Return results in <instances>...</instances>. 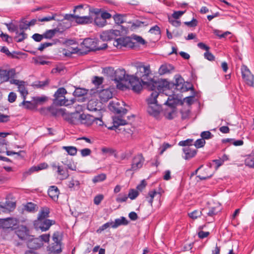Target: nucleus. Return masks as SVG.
Here are the masks:
<instances>
[{
	"label": "nucleus",
	"mask_w": 254,
	"mask_h": 254,
	"mask_svg": "<svg viewBox=\"0 0 254 254\" xmlns=\"http://www.w3.org/2000/svg\"><path fill=\"white\" fill-rule=\"evenodd\" d=\"M135 67V74L129 76V85L134 92L139 93L142 89L143 86L151 91H167V81L165 79L155 81L152 78V74L150 65H145L143 63H140L136 64Z\"/></svg>",
	"instance_id": "nucleus-1"
},
{
	"label": "nucleus",
	"mask_w": 254,
	"mask_h": 254,
	"mask_svg": "<svg viewBox=\"0 0 254 254\" xmlns=\"http://www.w3.org/2000/svg\"><path fill=\"white\" fill-rule=\"evenodd\" d=\"M169 89L168 87L167 91H161L159 92L157 90L152 91L150 96L147 100L148 104L147 112L150 115L157 118L160 114V106L158 103L157 98L160 99L167 97V100L164 99V104L171 107H174L177 104L176 96L175 94L169 95Z\"/></svg>",
	"instance_id": "nucleus-2"
},
{
	"label": "nucleus",
	"mask_w": 254,
	"mask_h": 254,
	"mask_svg": "<svg viewBox=\"0 0 254 254\" xmlns=\"http://www.w3.org/2000/svg\"><path fill=\"white\" fill-rule=\"evenodd\" d=\"M66 93V90L64 87L59 88L54 94L55 99L54 103L57 105L65 106L73 104L75 101V99L74 98H72L70 100L66 99L64 95Z\"/></svg>",
	"instance_id": "nucleus-3"
},
{
	"label": "nucleus",
	"mask_w": 254,
	"mask_h": 254,
	"mask_svg": "<svg viewBox=\"0 0 254 254\" xmlns=\"http://www.w3.org/2000/svg\"><path fill=\"white\" fill-rule=\"evenodd\" d=\"M101 43V41L96 39L86 38L82 43V46L87 51L101 50L107 47V43L100 44Z\"/></svg>",
	"instance_id": "nucleus-4"
},
{
	"label": "nucleus",
	"mask_w": 254,
	"mask_h": 254,
	"mask_svg": "<svg viewBox=\"0 0 254 254\" xmlns=\"http://www.w3.org/2000/svg\"><path fill=\"white\" fill-rule=\"evenodd\" d=\"M78 118L82 124H85L87 126H90L94 123V117L90 115L82 114L78 115V113H72L68 115L65 117V120L69 123L74 124L75 121L74 118Z\"/></svg>",
	"instance_id": "nucleus-5"
},
{
	"label": "nucleus",
	"mask_w": 254,
	"mask_h": 254,
	"mask_svg": "<svg viewBox=\"0 0 254 254\" xmlns=\"http://www.w3.org/2000/svg\"><path fill=\"white\" fill-rule=\"evenodd\" d=\"M144 158L141 154L135 155L132 160L130 168L127 170L126 172H136L143 166Z\"/></svg>",
	"instance_id": "nucleus-6"
},
{
	"label": "nucleus",
	"mask_w": 254,
	"mask_h": 254,
	"mask_svg": "<svg viewBox=\"0 0 254 254\" xmlns=\"http://www.w3.org/2000/svg\"><path fill=\"white\" fill-rule=\"evenodd\" d=\"M55 222V221L47 219H37L34 222V226L37 230L43 232L48 230Z\"/></svg>",
	"instance_id": "nucleus-7"
},
{
	"label": "nucleus",
	"mask_w": 254,
	"mask_h": 254,
	"mask_svg": "<svg viewBox=\"0 0 254 254\" xmlns=\"http://www.w3.org/2000/svg\"><path fill=\"white\" fill-rule=\"evenodd\" d=\"M241 73L243 79L247 84L253 86L254 84V76L252 74L250 69L245 65L241 67Z\"/></svg>",
	"instance_id": "nucleus-8"
},
{
	"label": "nucleus",
	"mask_w": 254,
	"mask_h": 254,
	"mask_svg": "<svg viewBox=\"0 0 254 254\" xmlns=\"http://www.w3.org/2000/svg\"><path fill=\"white\" fill-rule=\"evenodd\" d=\"M121 35V31L118 30L110 29L103 32L100 34V39L103 41H110L115 39Z\"/></svg>",
	"instance_id": "nucleus-9"
},
{
	"label": "nucleus",
	"mask_w": 254,
	"mask_h": 254,
	"mask_svg": "<svg viewBox=\"0 0 254 254\" xmlns=\"http://www.w3.org/2000/svg\"><path fill=\"white\" fill-rule=\"evenodd\" d=\"M113 45L117 48L121 49L123 47H132L133 43L128 37L116 38L114 41Z\"/></svg>",
	"instance_id": "nucleus-10"
},
{
	"label": "nucleus",
	"mask_w": 254,
	"mask_h": 254,
	"mask_svg": "<svg viewBox=\"0 0 254 254\" xmlns=\"http://www.w3.org/2000/svg\"><path fill=\"white\" fill-rule=\"evenodd\" d=\"M131 75L126 74V71L124 69H118L114 73V80L118 83L123 81H128L129 83V76Z\"/></svg>",
	"instance_id": "nucleus-11"
},
{
	"label": "nucleus",
	"mask_w": 254,
	"mask_h": 254,
	"mask_svg": "<svg viewBox=\"0 0 254 254\" xmlns=\"http://www.w3.org/2000/svg\"><path fill=\"white\" fill-rule=\"evenodd\" d=\"M27 240V246L30 249H39L43 245L42 241L38 238H30L29 236Z\"/></svg>",
	"instance_id": "nucleus-12"
},
{
	"label": "nucleus",
	"mask_w": 254,
	"mask_h": 254,
	"mask_svg": "<svg viewBox=\"0 0 254 254\" xmlns=\"http://www.w3.org/2000/svg\"><path fill=\"white\" fill-rule=\"evenodd\" d=\"M15 75V70L11 69L9 70L0 69V82L7 81L10 77H13Z\"/></svg>",
	"instance_id": "nucleus-13"
},
{
	"label": "nucleus",
	"mask_w": 254,
	"mask_h": 254,
	"mask_svg": "<svg viewBox=\"0 0 254 254\" xmlns=\"http://www.w3.org/2000/svg\"><path fill=\"white\" fill-rule=\"evenodd\" d=\"M16 223L17 221L15 219L7 218L0 220V227L3 229L12 228Z\"/></svg>",
	"instance_id": "nucleus-14"
},
{
	"label": "nucleus",
	"mask_w": 254,
	"mask_h": 254,
	"mask_svg": "<svg viewBox=\"0 0 254 254\" xmlns=\"http://www.w3.org/2000/svg\"><path fill=\"white\" fill-rule=\"evenodd\" d=\"M113 126L108 127L110 130H116L120 126H124L127 124L126 120L121 116H116L113 118Z\"/></svg>",
	"instance_id": "nucleus-15"
},
{
	"label": "nucleus",
	"mask_w": 254,
	"mask_h": 254,
	"mask_svg": "<svg viewBox=\"0 0 254 254\" xmlns=\"http://www.w3.org/2000/svg\"><path fill=\"white\" fill-rule=\"evenodd\" d=\"M184 80L180 75L175 76V81L174 85L175 86V88L181 92H183L188 90V89H186L184 87Z\"/></svg>",
	"instance_id": "nucleus-16"
},
{
	"label": "nucleus",
	"mask_w": 254,
	"mask_h": 254,
	"mask_svg": "<svg viewBox=\"0 0 254 254\" xmlns=\"http://www.w3.org/2000/svg\"><path fill=\"white\" fill-rule=\"evenodd\" d=\"M183 151L185 154L184 158L186 160H189L193 157L196 154V150L190 146H186L183 148Z\"/></svg>",
	"instance_id": "nucleus-17"
},
{
	"label": "nucleus",
	"mask_w": 254,
	"mask_h": 254,
	"mask_svg": "<svg viewBox=\"0 0 254 254\" xmlns=\"http://www.w3.org/2000/svg\"><path fill=\"white\" fill-rule=\"evenodd\" d=\"M49 196L55 201L58 200L60 190L55 186H50L48 191Z\"/></svg>",
	"instance_id": "nucleus-18"
},
{
	"label": "nucleus",
	"mask_w": 254,
	"mask_h": 254,
	"mask_svg": "<svg viewBox=\"0 0 254 254\" xmlns=\"http://www.w3.org/2000/svg\"><path fill=\"white\" fill-rule=\"evenodd\" d=\"M112 92L109 89H103L99 92V96L102 102H107L112 97Z\"/></svg>",
	"instance_id": "nucleus-19"
},
{
	"label": "nucleus",
	"mask_w": 254,
	"mask_h": 254,
	"mask_svg": "<svg viewBox=\"0 0 254 254\" xmlns=\"http://www.w3.org/2000/svg\"><path fill=\"white\" fill-rule=\"evenodd\" d=\"M75 22L80 24H87L93 22V18L90 16H79L76 15Z\"/></svg>",
	"instance_id": "nucleus-20"
},
{
	"label": "nucleus",
	"mask_w": 254,
	"mask_h": 254,
	"mask_svg": "<svg viewBox=\"0 0 254 254\" xmlns=\"http://www.w3.org/2000/svg\"><path fill=\"white\" fill-rule=\"evenodd\" d=\"M161 196V193L159 191H157L155 190H151L148 192V195L146 196V198L147 199L149 203L152 205L153 201V199L155 197L160 198Z\"/></svg>",
	"instance_id": "nucleus-21"
},
{
	"label": "nucleus",
	"mask_w": 254,
	"mask_h": 254,
	"mask_svg": "<svg viewBox=\"0 0 254 254\" xmlns=\"http://www.w3.org/2000/svg\"><path fill=\"white\" fill-rule=\"evenodd\" d=\"M113 228H116L121 225H126L128 224V221L124 217H121L120 218L116 219L115 222H112Z\"/></svg>",
	"instance_id": "nucleus-22"
},
{
	"label": "nucleus",
	"mask_w": 254,
	"mask_h": 254,
	"mask_svg": "<svg viewBox=\"0 0 254 254\" xmlns=\"http://www.w3.org/2000/svg\"><path fill=\"white\" fill-rule=\"evenodd\" d=\"M174 69L173 66L170 64H164L162 65L159 69L160 74H165L169 73L171 70Z\"/></svg>",
	"instance_id": "nucleus-23"
},
{
	"label": "nucleus",
	"mask_w": 254,
	"mask_h": 254,
	"mask_svg": "<svg viewBox=\"0 0 254 254\" xmlns=\"http://www.w3.org/2000/svg\"><path fill=\"white\" fill-rule=\"evenodd\" d=\"M50 209L47 207H42L38 214L37 219H46L49 217Z\"/></svg>",
	"instance_id": "nucleus-24"
},
{
	"label": "nucleus",
	"mask_w": 254,
	"mask_h": 254,
	"mask_svg": "<svg viewBox=\"0 0 254 254\" xmlns=\"http://www.w3.org/2000/svg\"><path fill=\"white\" fill-rule=\"evenodd\" d=\"M57 173L60 176L61 180L65 179L69 176L67 170L60 166L57 167Z\"/></svg>",
	"instance_id": "nucleus-25"
},
{
	"label": "nucleus",
	"mask_w": 254,
	"mask_h": 254,
	"mask_svg": "<svg viewBox=\"0 0 254 254\" xmlns=\"http://www.w3.org/2000/svg\"><path fill=\"white\" fill-rule=\"evenodd\" d=\"M23 230H18L16 231L17 236L22 240H27L29 236L28 235L26 230V227L22 228Z\"/></svg>",
	"instance_id": "nucleus-26"
},
{
	"label": "nucleus",
	"mask_w": 254,
	"mask_h": 254,
	"mask_svg": "<svg viewBox=\"0 0 254 254\" xmlns=\"http://www.w3.org/2000/svg\"><path fill=\"white\" fill-rule=\"evenodd\" d=\"M80 183L78 180L71 179L68 182L67 186L71 190H78L79 188Z\"/></svg>",
	"instance_id": "nucleus-27"
},
{
	"label": "nucleus",
	"mask_w": 254,
	"mask_h": 254,
	"mask_svg": "<svg viewBox=\"0 0 254 254\" xmlns=\"http://www.w3.org/2000/svg\"><path fill=\"white\" fill-rule=\"evenodd\" d=\"M51 253L59 254L62 252L61 244L53 243L49 248Z\"/></svg>",
	"instance_id": "nucleus-28"
},
{
	"label": "nucleus",
	"mask_w": 254,
	"mask_h": 254,
	"mask_svg": "<svg viewBox=\"0 0 254 254\" xmlns=\"http://www.w3.org/2000/svg\"><path fill=\"white\" fill-rule=\"evenodd\" d=\"M94 23L97 26L102 27L106 25L107 21L105 19H103L101 16L96 15L94 18Z\"/></svg>",
	"instance_id": "nucleus-29"
},
{
	"label": "nucleus",
	"mask_w": 254,
	"mask_h": 254,
	"mask_svg": "<svg viewBox=\"0 0 254 254\" xmlns=\"http://www.w3.org/2000/svg\"><path fill=\"white\" fill-rule=\"evenodd\" d=\"M57 32V30L55 29L48 30L43 34V38L51 39L55 36Z\"/></svg>",
	"instance_id": "nucleus-30"
},
{
	"label": "nucleus",
	"mask_w": 254,
	"mask_h": 254,
	"mask_svg": "<svg viewBox=\"0 0 254 254\" xmlns=\"http://www.w3.org/2000/svg\"><path fill=\"white\" fill-rule=\"evenodd\" d=\"M62 148L65 150L67 153L71 156H74L77 153V148L74 146H63Z\"/></svg>",
	"instance_id": "nucleus-31"
},
{
	"label": "nucleus",
	"mask_w": 254,
	"mask_h": 254,
	"mask_svg": "<svg viewBox=\"0 0 254 254\" xmlns=\"http://www.w3.org/2000/svg\"><path fill=\"white\" fill-rule=\"evenodd\" d=\"M106 179V175L104 173H102L98 175L95 176L92 179V182L94 184L99 182H103Z\"/></svg>",
	"instance_id": "nucleus-32"
},
{
	"label": "nucleus",
	"mask_w": 254,
	"mask_h": 254,
	"mask_svg": "<svg viewBox=\"0 0 254 254\" xmlns=\"http://www.w3.org/2000/svg\"><path fill=\"white\" fill-rule=\"evenodd\" d=\"M97 105V102L93 100H90L87 106V108L88 110L91 111H96L98 110L96 106Z\"/></svg>",
	"instance_id": "nucleus-33"
},
{
	"label": "nucleus",
	"mask_w": 254,
	"mask_h": 254,
	"mask_svg": "<svg viewBox=\"0 0 254 254\" xmlns=\"http://www.w3.org/2000/svg\"><path fill=\"white\" fill-rule=\"evenodd\" d=\"M36 207L37 205L32 202H28L24 206L25 210L29 212H35Z\"/></svg>",
	"instance_id": "nucleus-34"
},
{
	"label": "nucleus",
	"mask_w": 254,
	"mask_h": 254,
	"mask_svg": "<svg viewBox=\"0 0 254 254\" xmlns=\"http://www.w3.org/2000/svg\"><path fill=\"white\" fill-rule=\"evenodd\" d=\"M87 93L86 90L81 88H76L73 94L74 96L80 97L85 95Z\"/></svg>",
	"instance_id": "nucleus-35"
},
{
	"label": "nucleus",
	"mask_w": 254,
	"mask_h": 254,
	"mask_svg": "<svg viewBox=\"0 0 254 254\" xmlns=\"http://www.w3.org/2000/svg\"><path fill=\"white\" fill-rule=\"evenodd\" d=\"M24 83H22L18 85V89L21 95L23 97L24 100H25L26 95L28 94V92L24 86Z\"/></svg>",
	"instance_id": "nucleus-36"
},
{
	"label": "nucleus",
	"mask_w": 254,
	"mask_h": 254,
	"mask_svg": "<svg viewBox=\"0 0 254 254\" xmlns=\"http://www.w3.org/2000/svg\"><path fill=\"white\" fill-rule=\"evenodd\" d=\"M7 143L5 139L0 138V153H4L7 150Z\"/></svg>",
	"instance_id": "nucleus-37"
},
{
	"label": "nucleus",
	"mask_w": 254,
	"mask_h": 254,
	"mask_svg": "<svg viewBox=\"0 0 254 254\" xmlns=\"http://www.w3.org/2000/svg\"><path fill=\"white\" fill-rule=\"evenodd\" d=\"M16 36L14 37V39L17 42H21L27 38V34L23 31L16 34Z\"/></svg>",
	"instance_id": "nucleus-38"
},
{
	"label": "nucleus",
	"mask_w": 254,
	"mask_h": 254,
	"mask_svg": "<svg viewBox=\"0 0 254 254\" xmlns=\"http://www.w3.org/2000/svg\"><path fill=\"white\" fill-rule=\"evenodd\" d=\"M213 33L219 38H225L227 35L231 34L229 31H226L222 33L221 31L216 29L213 31Z\"/></svg>",
	"instance_id": "nucleus-39"
},
{
	"label": "nucleus",
	"mask_w": 254,
	"mask_h": 254,
	"mask_svg": "<svg viewBox=\"0 0 254 254\" xmlns=\"http://www.w3.org/2000/svg\"><path fill=\"white\" fill-rule=\"evenodd\" d=\"M192 139H188L185 140H182L179 142V145L180 146H184V147L186 146H190L192 145L193 143Z\"/></svg>",
	"instance_id": "nucleus-40"
},
{
	"label": "nucleus",
	"mask_w": 254,
	"mask_h": 254,
	"mask_svg": "<svg viewBox=\"0 0 254 254\" xmlns=\"http://www.w3.org/2000/svg\"><path fill=\"white\" fill-rule=\"evenodd\" d=\"M201 215V211L198 210H195L192 212L189 213V216L193 219H195L198 217H200Z\"/></svg>",
	"instance_id": "nucleus-41"
},
{
	"label": "nucleus",
	"mask_w": 254,
	"mask_h": 254,
	"mask_svg": "<svg viewBox=\"0 0 254 254\" xmlns=\"http://www.w3.org/2000/svg\"><path fill=\"white\" fill-rule=\"evenodd\" d=\"M49 83V80L46 79L44 81H38L35 82V86L37 88H43L45 86L48 85Z\"/></svg>",
	"instance_id": "nucleus-42"
},
{
	"label": "nucleus",
	"mask_w": 254,
	"mask_h": 254,
	"mask_svg": "<svg viewBox=\"0 0 254 254\" xmlns=\"http://www.w3.org/2000/svg\"><path fill=\"white\" fill-rule=\"evenodd\" d=\"M245 164L250 168H254V157H249L245 160Z\"/></svg>",
	"instance_id": "nucleus-43"
},
{
	"label": "nucleus",
	"mask_w": 254,
	"mask_h": 254,
	"mask_svg": "<svg viewBox=\"0 0 254 254\" xmlns=\"http://www.w3.org/2000/svg\"><path fill=\"white\" fill-rule=\"evenodd\" d=\"M54 243L61 244V236L59 232H56L54 233L52 237Z\"/></svg>",
	"instance_id": "nucleus-44"
},
{
	"label": "nucleus",
	"mask_w": 254,
	"mask_h": 254,
	"mask_svg": "<svg viewBox=\"0 0 254 254\" xmlns=\"http://www.w3.org/2000/svg\"><path fill=\"white\" fill-rule=\"evenodd\" d=\"M200 136L204 140L211 138L213 136L209 131H202L200 134Z\"/></svg>",
	"instance_id": "nucleus-45"
},
{
	"label": "nucleus",
	"mask_w": 254,
	"mask_h": 254,
	"mask_svg": "<svg viewBox=\"0 0 254 254\" xmlns=\"http://www.w3.org/2000/svg\"><path fill=\"white\" fill-rule=\"evenodd\" d=\"M56 14H52L51 16H47L42 18H39L38 21L40 22H47L52 20H56Z\"/></svg>",
	"instance_id": "nucleus-46"
},
{
	"label": "nucleus",
	"mask_w": 254,
	"mask_h": 254,
	"mask_svg": "<svg viewBox=\"0 0 254 254\" xmlns=\"http://www.w3.org/2000/svg\"><path fill=\"white\" fill-rule=\"evenodd\" d=\"M205 144V141L203 139L200 138L197 139L194 144L195 147L197 148H199L203 147Z\"/></svg>",
	"instance_id": "nucleus-47"
},
{
	"label": "nucleus",
	"mask_w": 254,
	"mask_h": 254,
	"mask_svg": "<svg viewBox=\"0 0 254 254\" xmlns=\"http://www.w3.org/2000/svg\"><path fill=\"white\" fill-rule=\"evenodd\" d=\"M113 18L115 21V23L118 24H120L124 22L123 16L121 14H115L113 16Z\"/></svg>",
	"instance_id": "nucleus-48"
},
{
	"label": "nucleus",
	"mask_w": 254,
	"mask_h": 254,
	"mask_svg": "<svg viewBox=\"0 0 254 254\" xmlns=\"http://www.w3.org/2000/svg\"><path fill=\"white\" fill-rule=\"evenodd\" d=\"M113 111L117 114H126L127 112V110L122 107L117 108L116 106H113Z\"/></svg>",
	"instance_id": "nucleus-49"
},
{
	"label": "nucleus",
	"mask_w": 254,
	"mask_h": 254,
	"mask_svg": "<svg viewBox=\"0 0 254 254\" xmlns=\"http://www.w3.org/2000/svg\"><path fill=\"white\" fill-rule=\"evenodd\" d=\"M138 195V192L134 190H131L128 193V197L131 200L134 199Z\"/></svg>",
	"instance_id": "nucleus-50"
},
{
	"label": "nucleus",
	"mask_w": 254,
	"mask_h": 254,
	"mask_svg": "<svg viewBox=\"0 0 254 254\" xmlns=\"http://www.w3.org/2000/svg\"><path fill=\"white\" fill-rule=\"evenodd\" d=\"M7 29L10 32H15L16 34L18 33L17 26L12 24V23H6L5 24Z\"/></svg>",
	"instance_id": "nucleus-51"
},
{
	"label": "nucleus",
	"mask_w": 254,
	"mask_h": 254,
	"mask_svg": "<svg viewBox=\"0 0 254 254\" xmlns=\"http://www.w3.org/2000/svg\"><path fill=\"white\" fill-rule=\"evenodd\" d=\"M103 81V78L102 77L95 76L93 80V83L96 86L101 85Z\"/></svg>",
	"instance_id": "nucleus-52"
},
{
	"label": "nucleus",
	"mask_w": 254,
	"mask_h": 254,
	"mask_svg": "<svg viewBox=\"0 0 254 254\" xmlns=\"http://www.w3.org/2000/svg\"><path fill=\"white\" fill-rule=\"evenodd\" d=\"M23 106L25 109H30L33 108V104L30 102V101H25V100H23V101L20 103L19 105L20 106Z\"/></svg>",
	"instance_id": "nucleus-53"
},
{
	"label": "nucleus",
	"mask_w": 254,
	"mask_h": 254,
	"mask_svg": "<svg viewBox=\"0 0 254 254\" xmlns=\"http://www.w3.org/2000/svg\"><path fill=\"white\" fill-rule=\"evenodd\" d=\"M128 196L126 194H120L116 198V201L118 202H125L127 199Z\"/></svg>",
	"instance_id": "nucleus-54"
},
{
	"label": "nucleus",
	"mask_w": 254,
	"mask_h": 254,
	"mask_svg": "<svg viewBox=\"0 0 254 254\" xmlns=\"http://www.w3.org/2000/svg\"><path fill=\"white\" fill-rule=\"evenodd\" d=\"M104 198L103 194H98L94 197V203L96 205H99Z\"/></svg>",
	"instance_id": "nucleus-55"
},
{
	"label": "nucleus",
	"mask_w": 254,
	"mask_h": 254,
	"mask_svg": "<svg viewBox=\"0 0 254 254\" xmlns=\"http://www.w3.org/2000/svg\"><path fill=\"white\" fill-rule=\"evenodd\" d=\"M185 24L190 27H195L197 24V21L195 18H192L190 21H187L184 22Z\"/></svg>",
	"instance_id": "nucleus-56"
},
{
	"label": "nucleus",
	"mask_w": 254,
	"mask_h": 254,
	"mask_svg": "<svg viewBox=\"0 0 254 254\" xmlns=\"http://www.w3.org/2000/svg\"><path fill=\"white\" fill-rule=\"evenodd\" d=\"M17 98V95L15 93L13 92H11L9 93L8 96V101L10 103L14 102Z\"/></svg>",
	"instance_id": "nucleus-57"
},
{
	"label": "nucleus",
	"mask_w": 254,
	"mask_h": 254,
	"mask_svg": "<svg viewBox=\"0 0 254 254\" xmlns=\"http://www.w3.org/2000/svg\"><path fill=\"white\" fill-rule=\"evenodd\" d=\"M32 38L35 41L37 42L41 41L44 39L43 34H39L38 33L33 34Z\"/></svg>",
	"instance_id": "nucleus-58"
},
{
	"label": "nucleus",
	"mask_w": 254,
	"mask_h": 254,
	"mask_svg": "<svg viewBox=\"0 0 254 254\" xmlns=\"http://www.w3.org/2000/svg\"><path fill=\"white\" fill-rule=\"evenodd\" d=\"M112 222L106 223L105 224H103L102 226L99 227V228L97 230V232H101L102 231L109 228L110 226L112 227Z\"/></svg>",
	"instance_id": "nucleus-59"
},
{
	"label": "nucleus",
	"mask_w": 254,
	"mask_h": 254,
	"mask_svg": "<svg viewBox=\"0 0 254 254\" xmlns=\"http://www.w3.org/2000/svg\"><path fill=\"white\" fill-rule=\"evenodd\" d=\"M48 165L46 163H43L39 164L38 165L36 166H33L34 168H35V171H38L39 170H41L43 169H46L48 167Z\"/></svg>",
	"instance_id": "nucleus-60"
},
{
	"label": "nucleus",
	"mask_w": 254,
	"mask_h": 254,
	"mask_svg": "<svg viewBox=\"0 0 254 254\" xmlns=\"http://www.w3.org/2000/svg\"><path fill=\"white\" fill-rule=\"evenodd\" d=\"M53 45V43L49 42H45L41 44L40 46L38 47V50L42 51L44 49L47 47L51 46Z\"/></svg>",
	"instance_id": "nucleus-61"
},
{
	"label": "nucleus",
	"mask_w": 254,
	"mask_h": 254,
	"mask_svg": "<svg viewBox=\"0 0 254 254\" xmlns=\"http://www.w3.org/2000/svg\"><path fill=\"white\" fill-rule=\"evenodd\" d=\"M27 23L26 21L22 20L19 24V29L21 30L27 29L29 28Z\"/></svg>",
	"instance_id": "nucleus-62"
},
{
	"label": "nucleus",
	"mask_w": 254,
	"mask_h": 254,
	"mask_svg": "<svg viewBox=\"0 0 254 254\" xmlns=\"http://www.w3.org/2000/svg\"><path fill=\"white\" fill-rule=\"evenodd\" d=\"M204 56L206 59L210 61H213L215 59L214 56L211 53H210L209 51L206 52L204 54Z\"/></svg>",
	"instance_id": "nucleus-63"
},
{
	"label": "nucleus",
	"mask_w": 254,
	"mask_h": 254,
	"mask_svg": "<svg viewBox=\"0 0 254 254\" xmlns=\"http://www.w3.org/2000/svg\"><path fill=\"white\" fill-rule=\"evenodd\" d=\"M81 154L82 157H85L89 156L90 155L91 153V150L89 148H84L83 149H81Z\"/></svg>",
	"instance_id": "nucleus-64"
}]
</instances>
